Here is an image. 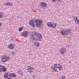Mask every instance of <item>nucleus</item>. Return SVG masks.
Here are the masks:
<instances>
[{
	"label": "nucleus",
	"mask_w": 79,
	"mask_h": 79,
	"mask_svg": "<svg viewBox=\"0 0 79 79\" xmlns=\"http://www.w3.org/2000/svg\"><path fill=\"white\" fill-rule=\"evenodd\" d=\"M69 32H70V30H64L63 31H62L61 32H60V34H62V35H68L69 34Z\"/></svg>",
	"instance_id": "nucleus-1"
},
{
	"label": "nucleus",
	"mask_w": 79,
	"mask_h": 79,
	"mask_svg": "<svg viewBox=\"0 0 79 79\" xmlns=\"http://www.w3.org/2000/svg\"><path fill=\"white\" fill-rule=\"evenodd\" d=\"M35 23L36 24L37 27H40L42 23L41 20H36L35 21Z\"/></svg>",
	"instance_id": "nucleus-2"
},
{
	"label": "nucleus",
	"mask_w": 79,
	"mask_h": 79,
	"mask_svg": "<svg viewBox=\"0 0 79 79\" xmlns=\"http://www.w3.org/2000/svg\"><path fill=\"white\" fill-rule=\"evenodd\" d=\"M9 58L8 57H6V56H4L2 57V58L1 59L2 62H6V61L8 60Z\"/></svg>",
	"instance_id": "nucleus-3"
},
{
	"label": "nucleus",
	"mask_w": 79,
	"mask_h": 79,
	"mask_svg": "<svg viewBox=\"0 0 79 79\" xmlns=\"http://www.w3.org/2000/svg\"><path fill=\"white\" fill-rule=\"evenodd\" d=\"M54 67L56 68H59V70H61L62 69V66L60 64H56L54 65Z\"/></svg>",
	"instance_id": "nucleus-4"
},
{
	"label": "nucleus",
	"mask_w": 79,
	"mask_h": 79,
	"mask_svg": "<svg viewBox=\"0 0 79 79\" xmlns=\"http://www.w3.org/2000/svg\"><path fill=\"white\" fill-rule=\"evenodd\" d=\"M6 68H4V66L2 65H0V72H1L2 71H6Z\"/></svg>",
	"instance_id": "nucleus-5"
},
{
	"label": "nucleus",
	"mask_w": 79,
	"mask_h": 79,
	"mask_svg": "<svg viewBox=\"0 0 79 79\" xmlns=\"http://www.w3.org/2000/svg\"><path fill=\"white\" fill-rule=\"evenodd\" d=\"M30 24L31 26H32V27H35V25H34V23H33V20H31L30 22Z\"/></svg>",
	"instance_id": "nucleus-6"
},
{
	"label": "nucleus",
	"mask_w": 79,
	"mask_h": 79,
	"mask_svg": "<svg viewBox=\"0 0 79 79\" xmlns=\"http://www.w3.org/2000/svg\"><path fill=\"white\" fill-rule=\"evenodd\" d=\"M35 34L37 36V37L39 38H40V39H42V35H40V34L37 32H35Z\"/></svg>",
	"instance_id": "nucleus-7"
},
{
	"label": "nucleus",
	"mask_w": 79,
	"mask_h": 79,
	"mask_svg": "<svg viewBox=\"0 0 79 79\" xmlns=\"http://www.w3.org/2000/svg\"><path fill=\"white\" fill-rule=\"evenodd\" d=\"M27 34H28V33L27 31L23 32L22 33V35L24 37H27Z\"/></svg>",
	"instance_id": "nucleus-8"
},
{
	"label": "nucleus",
	"mask_w": 79,
	"mask_h": 79,
	"mask_svg": "<svg viewBox=\"0 0 79 79\" xmlns=\"http://www.w3.org/2000/svg\"><path fill=\"white\" fill-rule=\"evenodd\" d=\"M65 51H66V50L65 49H63L62 48L60 51V53L62 54V55H63Z\"/></svg>",
	"instance_id": "nucleus-9"
},
{
	"label": "nucleus",
	"mask_w": 79,
	"mask_h": 79,
	"mask_svg": "<svg viewBox=\"0 0 79 79\" xmlns=\"http://www.w3.org/2000/svg\"><path fill=\"white\" fill-rule=\"evenodd\" d=\"M28 71L29 72H32V71H33V68L31 67L30 66L28 67Z\"/></svg>",
	"instance_id": "nucleus-10"
},
{
	"label": "nucleus",
	"mask_w": 79,
	"mask_h": 79,
	"mask_svg": "<svg viewBox=\"0 0 79 79\" xmlns=\"http://www.w3.org/2000/svg\"><path fill=\"white\" fill-rule=\"evenodd\" d=\"M10 76L13 77H15L16 75L15 73H11L10 74Z\"/></svg>",
	"instance_id": "nucleus-11"
},
{
	"label": "nucleus",
	"mask_w": 79,
	"mask_h": 79,
	"mask_svg": "<svg viewBox=\"0 0 79 79\" xmlns=\"http://www.w3.org/2000/svg\"><path fill=\"white\" fill-rule=\"evenodd\" d=\"M46 5H47V4L44 2H42L41 3V6L42 7L43 6H46Z\"/></svg>",
	"instance_id": "nucleus-12"
},
{
	"label": "nucleus",
	"mask_w": 79,
	"mask_h": 79,
	"mask_svg": "<svg viewBox=\"0 0 79 79\" xmlns=\"http://www.w3.org/2000/svg\"><path fill=\"white\" fill-rule=\"evenodd\" d=\"M9 48L10 49H12V48H13L14 47H13V45H10L9 46Z\"/></svg>",
	"instance_id": "nucleus-13"
},
{
	"label": "nucleus",
	"mask_w": 79,
	"mask_h": 79,
	"mask_svg": "<svg viewBox=\"0 0 79 79\" xmlns=\"http://www.w3.org/2000/svg\"><path fill=\"white\" fill-rule=\"evenodd\" d=\"M75 21L77 24H79V20L77 19V18H76V19L75 20Z\"/></svg>",
	"instance_id": "nucleus-14"
},
{
	"label": "nucleus",
	"mask_w": 79,
	"mask_h": 79,
	"mask_svg": "<svg viewBox=\"0 0 79 79\" xmlns=\"http://www.w3.org/2000/svg\"><path fill=\"white\" fill-rule=\"evenodd\" d=\"M56 26V24L54 23L51 25V27H55Z\"/></svg>",
	"instance_id": "nucleus-15"
},
{
	"label": "nucleus",
	"mask_w": 79,
	"mask_h": 79,
	"mask_svg": "<svg viewBox=\"0 0 79 79\" xmlns=\"http://www.w3.org/2000/svg\"><path fill=\"white\" fill-rule=\"evenodd\" d=\"M47 25L49 27H51L52 26V23H48Z\"/></svg>",
	"instance_id": "nucleus-16"
},
{
	"label": "nucleus",
	"mask_w": 79,
	"mask_h": 79,
	"mask_svg": "<svg viewBox=\"0 0 79 79\" xmlns=\"http://www.w3.org/2000/svg\"><path fill=\"white\" fill-rule=\"evenodd\" d=\"M4 77L5 78L7 77H8V73H6L4 74Z\"/></svg>",
	"instance_id": "nucleus-17"
},
{
	"label": "nucleus",
	"mask_w": 79,
	"mask_h": 79,
	"mask_svg": "<svg viewBox=\"0 0 79 79\" xmlns=\"http://www.w3.org/2000/svg\"><path fill=\"white\" fill-rule=\"evenodd\" d=\"M35 45L36 47H39V44L37 43H35Z\"/></svg>",
	"instance_id": "nucleus-18"
},
{
	"label": "nucleus",
	"mask_w": 79,
	"mask_h": 79,
	"mask_svg": "<svg viewBox=\"0 0 79 79\" xmlns=\"http://www.w3.org/2000/svg\"><path fill=\"white\" fill-rule=\"evenodd\" d=\"M22 29H23V27H21L20 28H19V32L21 31V30H22Z\"/></svg>",
	"instance_id": "nucleus-19"
},
{
	"label": "nucleus",
	"mask_w": 79,
	"mask_h": 79,
	"mask_svg": "<svg viewBox=\"0 0 79 79\" xmlns=\"http://www.w3.org/2000/svg\"><path fill=\"white\" fill-rule=\"evenodd\" d=\"M2 13L0 12V18H2Z\"/></svg>",
	"instance_id": "nucleus-20"
},
{
	"label": "nucleus",
	"mask_w": 79,
	"mask_h": 79,
	"mask_svg": "<svg viewBox=\"0 0 79 79\" xmlns=\"http://www.w3.org/2000/svg\"><path fill=\"white\" fill-rule=\"evenodd\" d=\"M11 4L10 3H9L6 4V5H11Z\"/></svg>",
	"instance_id": "nucleus-21"
},
{
	"label": "nucleus",
	"mask_w": 79,
	"mask_h": 79,
	"mask_svg": "<svg viewBox=\"0 0 79 79\" xmlns=\"http://www.w3.org/2000/svg\"><path fill=\"white\" fill-rule=\"evenodd\" d=\"M62 79H65V77L64 76L62 77Z\"/></svg>",
	"instance_id": "nucleus-22"
},
{
	"label": "nucleus",
	"mask_w": 79,
	"mask_h": 79,
	"mask_svg": "<svg viewBox=\"0 0 79 79\" xmlns=\"http://www.w3.org/2000/svg\"><path fill=\"white\" fill-rule=\"evenodd\" d=\"M53 2H55V0H52Z\"/></svg>",
	"instance_id": "nucleus-23"
},
{
	"label": "nucleus",
	"mask_w": 79,
	"mask_h": 79,
	"mask_svg": "<svg viewBox=\"0 0 79 79\" xmlns=\"http://www.w3.org/2000/svg\"><path fill=\"white\" fill-rule=\"evenodd\" d=\"M1 26V23H0V27Z\"/></svg>",
	"instance_id": "nucleus-24"
}]
</instances>
